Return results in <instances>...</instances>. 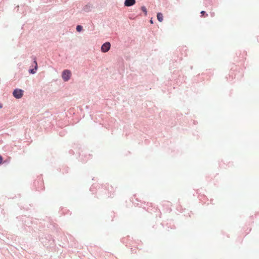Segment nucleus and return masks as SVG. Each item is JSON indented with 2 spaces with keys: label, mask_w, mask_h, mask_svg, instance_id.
I'll return each mask as SVG.
<instances>
[{
  "label": "nucleus",
  "mask_w": 259,
  "mask_h": 259,
  "mask_svg": "<svg viewBox=\"0 0 259 259\" xmlns=\"http://www.w3.org/2000/svg\"><path fill=\"white\" fill-rule=\"evenodd\" d=\"M200 13H201V14H202V15H204L205 14V12L204 11H202Z\"/></svg>",
  "instance_id": "10"
},
{
  "label": "nucleus",
  "mask_w": 259,
  "mask_h": 259,
  "mask_svg": "<svg viewBox=\"0 0 259 259\" xmlns=\"http://www.w3.org/2000/svg\"><path fill=\"white\" fill-rule=\"evenodd\" d=\"M157 18L159 22H162L163 21L162 14L161 13H158L157 14Z\"/></svg>",
  "instance_id": "6"
},
{
  "label": "nucleus",
  "mask_w": 259,
  "mask_h": 259,
  "mask_svg": "<svg viewBox=\"0 0 259 259\" xmlns=\"http://www.w3.org/2000/svg\"><path fill=\"white\" fill-rule=\"evenodd\" d=\"M13 95L16 98L20 99L23 95V91L21 89H15L13 93Z\"/></svg>",
  "instance_id": "2"
},
{
  "label": "nucleus",
  "mask_w": 259,
  "mask_h": 259,
  "mask_svg": "<svg viewBox=\"0 0 259 259\" xmlns=\"http://www.w3.org/2000/svg\"><path fill=\"white\" fill-rule=\"evenodd\" d=\"M2 107V105H0V108H1Z\"/></svg>",
  "instance_id": "12"
},
{
  "label": "nucleus",
  "mask_w": 259,
  "mask_h": 259,
  "mask_svg": "<svg viewBox=\"0 0 259 259\" xmlns=\"http://www.w3.org/2000/svg\"><path fill=\"white\" fill-rule=\"evenodd\" d=\"M71 73L69 70H65L62 72V77L63 79L65 81H68L70 78Z\"/></svg>",
  "instance_id": "1"
},
{
  "label": "nucleus",
  "mask_w": 259,
  "mask_h": 259,
  "mask_svg": "<svg viewBox=\"0 0 259 259\" xmlns=\"http://www.w3.org/2000/svg\"><path fill=\"white\" fill-rule=\"evenodd\" d=\"M82 26H80V25H77V27H76V30L78 31V32H80L81 30H82Z\"/></svg>",
  "instance_id": "8"
},
{
  "label": "nucleus",
  "mask_w": 259,
  "mask_h": 259,
  "mask_svg": "<svg viewBox=\"0 0 259 259\" xmlns=\"http://www.w3.org/2000/svg\"><path fill=\"white\" fill-rule=\"evenodd\" d=\"M110 48V44L109 42L104 43L101 47V50L103 52H108Z\"/></svg>",
  "instance_id": "3"
},
{
  "label": "nucleus",
  "mask_w": 259,
  "mask_h": 259,
  "mask_svg": "<svg viewBox=\"0 0 259 259\" xmlns=\"http://www.w3.org/2000/svg\"><path fill=\"white\" fill-rule=\"evenodd\" d=\"M3 158L1 155H0V164L3 163Z\"/></svg>",
  "instance_id": "9"
},
{
  "label": "nucleus",
  "mask_w": 259,
  "mask_h": 259,
  "mask_svg": "<svg viewBox=\"0 0 259 259\" xmlns=\"http://www.w3.org/2000/svg\"><path fill=\"white\" fill-rule=\"evenodd\" d=\"M34 63H35V67H34V69H30L29 70V72L30 73H32V74H34L36 72V70H37V62L35 60L34 61Z\"/></svg>",
  "instance_id": "5"
},
{
  "label": "nucleus",
  "mask_w": 259,
  "mask_h": 259,
  "mask_svg": "<svg viewBox=\"0 0 259 259\" xmlns=\"http://www.w3.org/2000/svg\"><path fill=\"white\" fill-rule=\"evenodd\" d=\"M142 11L144 13L145 16H147V9L145 6H142L141 7Z\"/></svg>",
  "instance_id": "7"
},
{
  "label": "nucleus",
  "mask_w": 259,
  "mask_h": 259,
  "mask_svg": "<svg viewBox=\"0 0 259 259\" xmlns=\"http://www.w3.org/2000/svg\"><path fill=\"white\" fill-rule=\"evenodd\" d=\"M150 23L152 24L153 23V21L152 20H150Z\"/></svg>",
  "instance_id": "11"
},
{
  "label": "nucleus",
  "mask_w": 259,
  "mask_h": 259,
  "mask_svg": "<svg viewBox=\"0 0 259 259\" xmlns=\"http://www.w3.org/2000/svg\"><path fill=\"white\" fill-rule=\"evenodd\" d=\"M135 3V0H125L124 2V5L127 7H130L134 5Z\"/></svg>",
  "instance_id": "4"
}]
</instances>
